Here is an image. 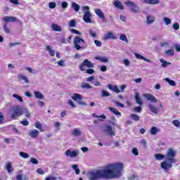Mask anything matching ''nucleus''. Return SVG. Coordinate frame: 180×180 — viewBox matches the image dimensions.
<instances>
[{
	"label": "nucleus",
	"mask_w": 180,
	"mask_h": 180,
	"mask_svg": "<svg viewBox=\"0 0 180 180\" xmlns=\"http://www.w3.org/2000/svg\"><path fill=\"white\" fill-rule=\"evenodd\" d=\"M172 124H174V126H175L176 127H179V126H180L179 120H173Z\"/></svg>",
	"instance_id": "obj_48"
},
{
	"label": "nucleus",
	"mask_w": 180,
	"mask_h": 180,
	"mask_svg": "<svg viewBox=\"0 0 180 180\" xmlns=\"http://www.w3.org/2000/svg\"><path fill=\"white\" fill-rule=\"evenodd\" d=\"M155 18L153 15H148L146 18V22L148 25H151L153 22H155Z\"/></svg>",
	"instance_id": "obj_26"
},
{
	"label": "nucleus",
	"mask_w": 180,
	"mask_h": 180,
	"mask_svg": "<svg viewBox=\"0 0 180 180\" xmlns=\"http://www.w3.org/2000/svg\"><path fill=\"white\" fill-rule=\"evenodd\" d=\"M105 40H108L109 39H112V40H116V39H117V37H116V36H115L113 34V33L112 32H108L106 34V35L105 36Z\"/></svg>",
	"instance_id": "obj_21"
},
{
	"label": "nucleus",
	"mask_w": 180,
	"mask_h": 180,
	"mask_svg": "<svg viewBox=\"0 0 180 180\" xmlns=\"http://www.w3.org/2000/svg\"><path fill=\"white\" fill-rule=\"evenodd\" d=\"M175 155H176V153L175 150H174V149L169 148L167 150L166 158L167 161H168L169 163H167V162H162L161 163V167L166 172L169 171V168H172V164H175V162H176V160H175Z\"/></svg>",
	"instance_id": "obj_2"
},
{
	"label": "nucleus",
	"mask_w": 180,
	"mask_h": 180,
	"mask_svg": "<svg viewBox=\"0 0 180 180\" xmlns=\"http://www.w3.org/2000/svg\"><path fill=\"white\" fill-rule=\"evenodd\" d=\"M173 28L174 30H179V23L175 22L173 24Z\"/></svg>",
	"instance_id": "obj_55"
},
{
	"label": "nucleus",
	"mask_w": 180,
	"mask_h": 180,
	"mask_svg": "<svg viewBox=\"0 0 180 180\" xmlns=\"http://www.w3.org/2000/svg\"><path fill=\"white\" fill-rule=\"evenodd\" d=\"M120 40H121L122 41H125V43H129V39L125 34H121L120 36Z\"/></svg>",
	"instance_id": "obj_36"
},
{
	"label": "nucleus",
	"mask_w": 180,
	"mask_h": 180,
	"mask_svg": "<svg viewBox=\"0 0 180 180\" xmlns=\"http://www.w3.org/2000/svg\"><path fill=\"white\" fill-rule=\"evenodd\" d=\"M57 6V4L55 2H50L49 4V7L50 9H56V7Z\"/></svg>",
	"instance_id": "obj_45"
},
{
	"label": "nucleus",
	"mask_w": 180,
	"mask_h": 180,
	"mask_svg": "<svg viewBox=\"0 0 180 180\" xmlns=\"http://www.w3.org/2000/svg\"><path fill=\"white\" fill-rule=\"evenodd\" d=\"M144 2L148 5H157L160 4V0H144Z\"/></svg>",
	"instance_id": "obj_22"
},
{
	"label": "nucleus",
	"mask_w": 180,
	"mask_h": 180,
	"mask_svg": "<svg viewBox=\"0 0 180 180\" xmlns=\"http://www.w3.org/2000/svg\"><path fill=\"white\" fill-rule=\"evenodd\" d=\"M72 134H73V136H75V137H78L82 134V132L78 129H74L72 130Z\"/></svg>",
	"instance_id": "obj_30"
},
{
	"label": "nucleus",
	"mask_w": 180,
	"mask_h": 180,
	"mask_svg": "<svg viewBox=\"0 0 180 180\" xmlns=\"http://www.w3.org/2000/svg\"><path fill=\"white\" fill-rule=\"evenodd\" d=\"M71 6L72 9L75 10V12H79V9H81V6L75 2H72Z\"/></svg>",
	"instance_id": "obj_16"
},
{
	"label": "nucleus",
	"mask_w": 180,
	"mask_h": 180,
	"mask_svg": "<svg viewBox=\"0 0 180 180\" xmlns=\"http://www.w3.org/2000/svg\"><path fill=\"white\" fill-rule=\"evenodd\" d=\"M52 29L54 32H63V29L57 24H52Z\"/></svg>",
	"instance_id": "obj_27"
},
{
	"label": "nucleus",
	"mask_w": 180,
	"mask_h": 180,
	"mask_svg": "<svg viewBox=\"0 0 180 180\" xmlns=\"http://www.w3.org/2000/svg\"><path fill=\"white\" fill-rule=\"evenodd\" d=\"M148 101H150V102H153V103H157V98L153 96V94H144L143 95Z\"/></svg>",
	"instance_id": "obj_13"
},
{
	"label": "nucleus",
	"mask_w": 180,
	"mask_h": 180,
	"mask_svg": "<svg viewBox=\"0 0 180 180\" xmlns=\"http://www.w3.org/2000/svg\"><path fill=\"white\" fill-rule=\"evenodd\" d=\"M4 120H5L4 113H2V112H0V124H2L4 123Z\"/></svg>",
	"instance_id": "obj_51"
},
{
	"label": "nucleus",
	"mask_w": 180,
	"mask_h": 180,
	"mask_svg": "<svg viewBox=\"0 0 180 180\" xmlns=\"http://www.w3.org/2000/svg\"><path fill=\"white\" fill-rule=\"evenodd\" d=\"M18 79H20V81H24L25 84H28L29 82V79H27V77L23 75H19Z\"/></svg>",
	"instance_id": "obj_29"
},
{
	"label": "nucleus",
	"mask_w": 180,
	"mask_h": 180,
	"mask_svg": "<svg viewBox=\"0 0 180 180\" xmlns=\"http://www.w3.org/2000/svg\"><path fill=\"white\" fill-rule=\"evenodd\" d=\"M16 179L17 180H26V179H28V178H27V176H25L24 177H23V176L22 175V174H18L17 176H16Z\"/></svg>",
	"instance_id": "obj_40"
},
{
	"label": "nucleus",
	"mask_w": 180,
	"mask_h": 180,
	"mask_svg": "<svg viewBox=\"0 0 180 180\" xmlns=\"http://www.w3.org/2000/svg\"><path fill=\"white\" fill-rule=\"evenodd\" d=\"M108 89H110V91H112V92H115V94H120V89H119V87L117 86V85H112L109 84L108 85Z\"/></svg>",
	"instance_id": "obj_9"
},
{
	"label": "nucleus",
	"mask_w": 180,
	"mask_h": 180,
	"mask_svg": "<svg viewBox=\"0 0 180 180\" xmlns=\"http://www.w3.org/2000/svg\"><path fill=\"white\" fill-rule=\"evenodd\" d=\"M77 25V22L75 20H72L70 21L69 26L70 27H75Z\"/></svg>",
	"instance_id": "obj_44"
},
{
	"label": "nucleus",
	"mask_w": 180,
	"mask_h": 180,
	"mask_svg": "<svg viewBox=\"0 0 180 180\" xmlns=\"http://www.w3.org/2000/svg\"><path fill=\"white\" fill-rule=\"evenodd\" d=\"M20 124H22V126H29V121L23 120L22 121H20Z\"/></svg>",
	"instance_id": "obj_56"
},
{
	"label": "nucleus",
	"mask_w": 180,
	"mask_h": 180,
	"mask_svg": "<svg viewBox=\"0 0 180 180\" xmlns=\"http://www.w3.org/2000/svg\"><path fill=\"white\" fill-rule=\"evenodd\" d=\"M134 112L140 113V112H141V110H143V109L141 108V106H139V107H135L134 108Z\"/></svg>",
	"instance_id": "obj_57"
},
{
	"label": "nucleus",
	"mask_w": 180,
	"mask_h": 180,
	"mask_svg": "<svg viewBox=\"0 0 180 180\" xmlns=\"http://www.w3.org/2000/svg\"><path fill=\"white\" fill-rule=\"evenodd\" d=\"M166 56H174V52L173 49H169L165 51Z\"/></svg>",
	"instance_id": "obj_43"
},
{
	"label": "nucleus",
	"mask_w": 180,
	"mask_h": 180,
	"mask_svg": "<svg viewBox=\"0 0 180 180\" xmlns=\"http://www.w3.org/2000/svg\"><path fill=\"white\" fill-rule=\"evenodd\" d=\"M6 169L8 172H12V165L11 164V162H8L6 165Z\"/></svg>",
	"instance_id": "obj_49"
},
{
	"label": "nucleus",
	"mask_w": 180,
	"mask_h": 180,
	"mask_svg": "<svg viewBox=\"0 0 180 180\" xmlns=\"http://www.w3.org/2000/svg\"><path fill=\"white\" fill-rule=\"evenodd\" d=\"M60 6L61 8H63V9H67V8H68V4L67 3V1H63L61 3Z\"/></svg>",
	"instance_id": "obj_50"
},
{
	"label": "nucleus",
	"mask_w": 180,
	"mask_h": 180,
	"mask_svg": "<svg viewBox=\"0 0 180 180\" xmlns=\"http://www.w3.org/2000/svg\"><path fill=\"white\" fill-rule=\"evenodd\" d=\"M39 131L37 129H32L30 131L29 136L32 139H36V137H39Z\"/></svg>",
	"instance_id": "obj_14"
},
{
	"label": "nucleus",
	"mask_w": 180,
	"mask_h": 180,
	"mask_svg": "<svg viewBox=\"0 0 180 180\" xmlns=\"http://www.w3.org/2000/svg\"><path fill=\"white\" fill-rule=\"evenodd\" d=\"M155 158L158 160V161H161V160H164V158H165V155L160 153H156L155 155Z\"/></svg>",
	"instance_id": "obj_32"
},
{
	"label": "nucleus",
	"mask_w": 180,
	"mask_h": 180,
	"mask_svg": "<svg viewBox=\"0 0 180 180\" xmlns=\"http://www.w3.org/2000/svg\"><path fill=\"white\" fill-rule=\"evenodd\" d=\"M72 168L74 169V171H75V174L77 175H79V172H81V171L79 170V168H78V165H73Z\"/></svg>",
	"instance_id": "obj_35"
},
{
	"label": "nucleus",
	"mask_w": 180,
	"mask_h": 180,
	"mask_svg": "<svg viewBox=\"0 0 180 180\" xmlns=\"http://www.w3.org/2000/svg\"><path fill=\"white\" fill-rule=\"evenodd\" d=\"M135 100L136 103H138V105H140V106L143 105V101L141 100V98L140 97V94H139V93L135 94Z\"/></svg>",
	"instance_id": "obj_19"
},
{
	"label": "nucleus",
	"mask_w": 180,
	"mask_h": 180,
	"mask_svg": "<svg viewBox=\"0 0 180 180\" xmlns=\"http://www.w3.org/2000/svg\"><path fill=\"white\" fill-rule=\"evenodd\" d=\"M166 81L168 82V84H169V85H171V86H175L176 85V83H175V81L174 80L166 78Z\"/></svg>",
	"instance_id": "obj_39"
},
{
	"label": "nucleus",
	"mask_w": 180,
	"mask_h": 180,
	"mask_svg": "<svg viewBox=\"0 0 180 180\" xmlns=\"http://www.w3.org/2000/svg\"><path fill=\"white\" fill-rule=\"evenodd\" d=\"M35 127H36V129L41 130V131H43V125L41 124V123H40L39 122H35Z\"/></svg>",
	"instance_id": "obj_38"
},
{
	"label": "nucleus",
	"mask_w": 180,
	"mask_h": 180,
	"mask_svg": "<svg viewBox=\"0 0 180 180\" xmlns=\"http://www.w3.org/2000/svg\"><path fill=\"white\" fill-rule=\"evenodd\" d=\"M123 64H124L126 67H129L130 65V60H129V59H125L123 61Z\"/></svg>",
	"instance_id": "obj_60"
},
{
	"label": "nucleus",
	"mask_w": 180,
	"mask_h": 180,
	"mask_svg": "<svg viewBox=\"0 0 180 180\" xmlns=\"http://www.w3.org/2000/svg\"><path fill=\"white\" fill-rule=\"evenodd\" d=\"M129 117H131L132 120H134L135 122H139V120H140V117L136 114H131Z\"/></svg>",
	"instance_id": "obj_33"
},
{
	"label": "nucleus",
	"mask_w": 180,
	"mask_h": 180,
	"mask_svg": "<svg viewBox=\"0 0 180 180\" xmlns=\"http://www.w3.org/2000/svg\"><path fill=\"white\" fill-rule=\"evenodd\" d=\"M113 5L115 6V8L120 9V11H123L124 9V6L122 5V2L119 0H115L113 2Z\"/></svg>",
	"instance_id": "obj_12"
},
{
	"label": "nucleus",
	"mask_w": 180,
	"mask_h": 180,
	"mask_svg": "<svg viewBox=\"0 0 180 180\" xmlns=\"http://www.w3.org/2000/svg\"><path fill=\"white\" fill-rule=\"evenodd\" d=\"M22 115H23V110H22L19 105H17L16 107H13L12 108V114L11 117L14 120H16L17 117H20Z\"/></svg>",
	"instance_id": "obj_3"
},
{
	"label": "nucleus",
	"mask_w": 180,
	"mask_h": 180,
	"mask_svg": "<svg viewBox=\"0 0 180 180\" xmlns=\"http://www.w3.org/2000/svg\"><path fill=\"white\" fill-rule=\"evenodd\" d=\"M30 162H32V164H35V165L39 164V161L37 160V159H36L34 158H32L30 159Z\"/></svg>",
	"instance_id": "obj_54"
},
{
	"label": "nucleus",
	"mask_w": 180,
	"mask_h": 180,
	"mask_svg": "<svg viewBox=\"0 0 180 180\" xmlns=\"http://www.w3.org/2000/svg\"><path fill=\"white\" fill-rule=\"evenodd\" d=\"M45 180H57V177L56 176H47Z\"/></svg>",
	"instance_id": "obj_61"
},
{
	"label": "nucleus",
	"mask_w": 180,
	"mask_h": 180,
	"mask_svg": "<svg viewBox=\"0 0 180 180\" xmlns=\"http://www.w3.org/2000/svg\"><path fill=\"white\" fill-rule=\"evenodd\" d=\"M148 108L150 110V111L153 112V113H155V115H157V113H158V110L157 108H155V106L150 104L148 105Z\"/></svg>",
	"instance_id": "obj_31"
},
{
	"label": "nucleus",
	"mask_w": 180,
	"mask_h": 180,
	"mask_svg": "<svg viewBox=\"0 0 180 180\" xmlns=\"http://www.w3.org/2000/svg\"><path fill=\"white\" fill-rule=\"evenodd\" d=\"M10 2L11 4H13V5H19V1L18 0H10Z\"/></svg>",
	"instance_id": "obj_64"
},
{
	"label": "nucleus",
	"mask_w": 180,
	"mask_h": 180,
	"mask_svg": "<svg viewBox=\"0 0 180 180\" xmlns=\"http://www.w3.org/2000/svg\"><path fill=\"white\" fill-rule=\"evenodd\" d=\"M122 171H123V163L108 164L103 167V169L91 172L90 180L114 179V178H119L122 176Z\"/></svg>",
	"instance_id": "obj_1"
},
{
	"label": "nucleus",
	"mask_w": 180,
	"mask_h": 180,
	"mask_svg": "<svg viewBox=\"0 0 180 180\" xmlns=\"http://www.w3.org/2000/svg\"><path fill=\"white\" fill-rule=\"evenodd\" d=\"M91 16H92L91 11L85 12L83 15L84 22H85L86 23H92V21L91 20Z\"/></svg>",
	"instance_id": "obj_7"
},
{
	"label": "nucleus",
	"mask_w": 180,
	"mask_h": 180,
	"mask_svg": "<svg viewBox=\"0 0 180 180\" xmlns=\"http://www.w3.org/2000/svg\"><path fill=\"white\" fill-rule=\"evenodd\" d=\"M101 96L103 98H108V96H110V94H109L108 91L103 90Z\"/></svg>",
	"instance_id": "obj_42"
},
{
	"label": "nucleus",
	"mask_w": 180,
	"mask_h": 180,
	"mask_svg": "<svg viewBox=\"0 0 180 180\" xmlns=\"http://www.w3.org/2000/svg\"><path fill=\"white\" fill-rule=\"evenodd\" d=\"M68 104L72 106V108H75V104L74 103V101H72V100H69Z\"/></svg>",
	"instance_id": "obj_63"
},
{
	"label": "nucleus",
	"mask_w": 180,
	"mask_h": 180,
	"mask_svg": "<svg viewBox=\"0 0 180 180\" xmlns=\"http://www.w3.org/2000/svg\"><path fill=\"white\" fill-rule=\"evenodd\" d=\"M17 18L15 17H9L6 16L4 18V21L6 22V23H8L9 22H16Z\"/></svg>",
	"instance_id": "obj_18"
},
{
	"label": "nucleus",
	"mask_w": 180,
	"mask_h": 180,
	"mask_svg": "<svg viewBox=\"0 0 180 180\" xmlns=\"http://www.w3.org/2000/svg\"><path fill=\"white\" fill-rule=\"evenodd\" d=\"M4 32H6V33H10L11 30H9V28L8 27V24L5 23L4 25Z\"/></svg>",
	"instance_id": "obj_53"
},
{
	"label": "nucleus",
	"mask_w": 180,
	"mask_h": 180,
	"mask_svg": "<svg viewBox=\"0 0 180 180\" xmlns=\"http://www.w3.org/2000/svg\"><path fill=\"white\" fill-rule=\"evenodd\" d=\"M57 64L60 65V67H64V65H65L64 60H59Z\"/></svg>",
	"instance_id": "obj_62"
},
{
	"label": "nucleus",
	"mask_w": 180,
	"mask_h": 180,
	"mask_svg": "<svg viewBox=\"0 0 180 180\" xmlns=\"http://www.w3.org/2000/svg\"><path fill=\"white\" fill-rule=\"evenodd\" d=\"M94 65L92 62L89 61L88 59H84L83 63L79 65L80 71H85L86 68H94Z\"/></svg>",
	"instance_id": "obj_4"
},
{
	"label": "nucleus",
	"mask_w": 180,
	"mask_h": 180,
	"mask_svg": "<svg viewBox=\"0 0 180 180\" xmlns=\"http://www.w3.org/2000/svg\"><path fill=\"white\" fill-rule=\"evenodd\" d=\"M36 172L37 174H39V175H44V171L43 170V169L41 168H38L37 170H36Z\"/></svg>",
	"instance_id": "obj_52"
},
{
	"label": "nucleus",
	"mask_w": 180,
	"mask_h": 180,
	"mask_svg": "<svg viewBox=\"0 0 180 180\" xmlns=\"http://www.w3.org/2000/svg\"><path fill=\"white\" fill-rule=\"evenodd\" d=\"M13 97L18 99V101H19V102H23V98H22V96H20L16 94H13Z\"/></svg>",
	"instance_id": "obj_41"
},
{
	"label": "nucleus",
	"mask_w": 180,
	"mask_h": 180,
	"mask_svg": "<svg viewBox=\"0 0 180 180\" xmlns=\"http://www.w3.org/2000/svg\"><path fill=\"white\" fill-rule=\"evenodd\" d=\"M65 155L66 157H70V158H75L78 155V152L77 151H72L70 149H68L65 151Z\"/></svg>",
	"instance_id": "obj_8"
},
{
	"label": "nucleus",
	"mask_w": 180,
	"mask_h": 180,
	"mask_svg": "<svg viewBox=\"0 0 180 180\" xmlns=\"http://www.w3.org/2000/svg\"><path fill=\"white\" fill-rule=\"evenodd\" d=\"M86 74L92 75L95 72V70L94 69L89 68L86 70Z\"/></svg>",
	"instance_id": "obj_59"
},
{
	"label": "nucleus",
	"mask_w": 180,
	"mask_h": 180,
	"mask_svg": "<svg viewBox=\"0 0 180 180\" xmlns=\"http://www.w3.org/2000/svg\"><path fill=\"white\" fill-rule=\"evenodd\" d=\"M46 50L49 51L51 57H54L56 56V51H54V50H53L50 46H46Z\"/></svg>",
	"instance_id": "obj_28"
},
{
	"label": "nucleus",
	"mask_w": 180,
	"mask_h": 180,
	"mask_svg": "<svg viewBox=\"0 0 180 180\" xmlns=\"http://www.w3.org/2000/svg\"><path fill=\"white\" fill-rule=\"evenodd\" d=\"M135 57H136L138 60H143V61H146V63H151L150 59L140 55V53H135Z\"/></svg>",
	"instance_id": "obj_15"
},
{
	"label": "nucleus",
	"mask_w": 180,
	"mask_h": 180,
	"mask_svg": "<svg viewBox=\"0 0 180 180\" xmlns=\"http://www.w3.org/2000/svg\"><path fill=\"white\" fill-rule=\"evenodd\" d=\"M105 131L109 134V136H116V132L113 131L112 127L110 125H107L105 127Z\"/></svg>",
	"instance_id": "obj_11"
},
{
	"label": "nucleus",
	"mask_w": 180,
	"mask_h": 180,
	"mask_svg": "<svg viewBox=\"0 0 180 180\" xmlns=\"http://www.w3.org/2000/svg\"><path fill=\"white\" fill-rule=\"evenodd\" d=\"M109 110L112 112V113H114L116 116H122V113L117 110V109L113 108V107H110Z\"/></svg>",
	"instance_id": "obj_20"
},
{
	"label": "nucleus",
	"mask_w": 180,
	"mask_h": 180,
	"mask_svg": "<svg viewBox=\"0 0 180 180\" xmlns=\"http://www.w3.org/2000/svg\"><path fill=\"white\" fill-rule=\"evenodd\" d=\"M163 21L165 22V24L168 26V25H171V19L168 18H165L163 19Z\"/></svg>",
	"instance_id": "obj_46"
},
{
	"label": "nucleus",
	"mask_w": 180,
	"mask_h": 180,
	"mask_svg": "<svg viewBox=\"0 0 180 180\" xmlns=\"http://www.w3.org/2000/svg\"><path fill=\"white\" fill-rule=\"evenodd\" d=\"M160 63H162V67L163 68H167V67H168V65H171V63L167 62V60H165V59H164V58L160 59Z\"/></svg>",
	"instance_id": "obj_25"
},
{
	"label": "nucleus",
	"mask_w": 180,
	"mask_h": 180,
	"mask_svg": "<svg viewBox=\"0 0 180 180\" xmlns=\"http://www.w3.org/2000/svg\"><path fill=\"white\" fill-rule=\"evenodd\" d=\"M34 95L37 99H44V96L40 91H34Z\"/></svg>",
	"instance_id": "obj_23"
},
{
	"label": "nucleus",
	"mask_w": 180,
	"mask_h": 180,
	"mask_svg": "<svg viewBox=\"0 0 180 180\" xmlns=\"http://www.w3.org/2000/svg\"><path fill=\"white\" fill-rule=\"evenodd\" d=\"M20 156L22 158H29V154L25 152H20Z\"/></svg>",
	"instance_id": "obj_47"
},
{
	"label": "nucleus",
	"mask_w": 180,
	"mask_h": 180,
	"mask_svg": "<svg viewBox=\"0 0 180 180\" xmlns=\"http://www.w3.org/2000/svg\"><path fill=\"white\" fill-rule=\"evenodd\" d=\"M94 12L98 18H100L102 20V22H106V17H105V14H103V12H102V10L100 8H95Z\"/></svg>",
	"instance_id": "obj_6"
},
{
	"label": "nucleus",
	"mask_w": 180,
	"mask_h": 180,
	"mask_svg": "<svg viewBox=\"0 0 180 180\" xmlns=\"http://www.w3.org/2000/svg\"><path fill=\"white\" fill-rule=\"evenodd\" d=\"M75 46H79V44H85V41L81 39V37L77 36L74 40Z\"/></svg>",
	"instance_id": "obj_10"
},
{
	"label": "nucleus",
	"mask_w": 180,
	"mask_h": 180,
	"mask_svg": "<svg viewBox=\"0 0 180 180\" xmlns=\"http://www.w3.org/2000/svg\"><path fill=\"white\" fill-rule=\"evenodd\" d=\"M71 98L72 101H82V96L79 94L75 93Z\"/></svg>",
	"instance_id": "obj_17"
},
{
	"label": "nucleus",
	"mask_w": 180,
	"mask_h": 180,
	"mask_svg": "<svg viewBox=\"0 0 180 180\" xmlns=\"http://www.w3.org/2000/svg\"><path fill=\"white\" fill-rule=\"evenodd\" d=\"M158 133V128H157V127H153L150 129V134H152V136H155V134H157Z\"/></svg>",
	"instance_id": "obj_34"
},
{
	"label": "nucleus",
	"mask_w": 180,
	"mask_h": 180,
	"mask_svg": "<svg viewBox=\"0 0 180 180\" xmlns=\"http://www.w3.org/2000/svg\"><path fill=\"white\" fill-rule=\"evenodd\" d=\"M132 154H134V155H139V150H137V148L132 149Z\"/></svg>",
	"instance_id": "obj_58"
},
{
	"label": "nucleus",
	"mask_w": 180,
	"mask_h": 180,
	"mask_svg": "<svg viewBox=\"0 0 180 180\" xmlns=\"http://www.w3.org/2000/svg\"><path fill=\"white\" fill-rule=\"evenodd\" d=\"M92 117H97L98 119L99 122H103V120H102V119H106V115L103 114L101 115L98 116V115H96V113H93Z\"/></svg>",
	"instance_id": "obj_24"
},
{
	"label": "nucleus",
	"mask_w": 180,
	"mask_h": 180,
	"mask_svg": "<svg viewBox=\"0 0 180 180\" xmlns=\"http://www.w3.org/2000/svg\"><path fill=\"white\" fill-rule=\"evenodd\" d=\"M81 86L84 89H92V86L89 85L88 83H83Z\"/></svg>",
	"instance_id": "obj_37"
},
{
	"label": "nucleus",
	"mask_w": 180,
	"mask_h": 180,
	"mask_svg": "<svg viewBox=\"0 0 180 180\" xmlns=\"http://www.w3.org/2000/svg\"><path fill=\"white\" fill-rule=\"evenodd\" d=\"M125 5L126 6H129L130 11L134 13H139V12H140V7L136 5L133 1H126Z\"/></svg>",
	"instance_id": "obj_5"
}]
</instances>
